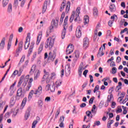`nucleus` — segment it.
<instances>
[{
  "mask_svg": "<svg viewBox=\"0 0 128 128\" xmlns=\"http://www.w3.org/2000/svg\"><path fill=\"white\" fill-rule=\"evenodd\" d=\"M58 18H56V20H52L51 22V26L50 28L48 29L46 32V36L48 38V36H50V34L52 32V30H54V28H58Z\"/></svg>",
  "mask_w": 128,
  "mask_h": 128,
  "instance_id": "1",
  "label": "nucleus"
},
{
  "mask_svg": "<svg viewBox=\"0 0 128 128\" xmlns=\"http://www.w3.org/2000/svg\"><path fill=\"white\" fill-rule=\"evenodd\" d=\"M80 7H78L76 9V13L74 11L72 12V14L70 18V22H72V20H74V18H76L74 19V22H76V20H78V18H80Z\"/></svg>",
  "mask_w": 128,
  "mask_h": 128,
  "instance_id": "2",
  "label": "nucleus"
},
{
  "mask_svg": "<svg viewBox=\"0 0 128 128\" xmlns=\"http://www.w3.org/2000/svg\"><path fill=\"white\" fill-rule=\"evenodd\" d=\"M54 38H48L45 43V48H49V50H52V48L54 46Z\"/></svg>",
  "mask_w": 128,
  "mask_h": 128,
  "instance_id": "3",
  "label": "nucleus"
},
{
  "mask_svg": "<svg viewBox=\"0 0 128 128\" xmlns=\"http://www.w3.org/2000/svg\"><path fill=\"white\" fill-rule=\"evenodd\" d=\"M68 16H66L64 20V24H63L64 29L62 32V38L64 40L66 36V28H68Z\"/></svg>",
  "mask_w": 128,
  "mask_h": 128,
  "instance_id": "4",
  "label": "nucleus"
},
{
  "mask_svg": "<svg viewBox=\"0 0 128 128\" xmlns=\"http://www.w3.org/2000/svg\"><path fill=\"white\" fill-rule=\"evenodd\" d=\"M24 94H26V91L24 90H22V88L21 87L19 88L17 90L16 98H22L24 96Z\"/></svg>",
  "mask_w": 128,
  "mask_h": 128,
  "instance_id": "5",
  "label": "nucleus"
},
{
  "mask_svg": "<svg viewBox=\"0 0 128 128\" xmlns=\"http://www.w3.org/2000/svg\"><path fill=\"white\" fill-rule=\"evenodd\" d=\"M46 90H50L51 92H54V90H56V86L54 85V83L53 82V84L50 87V84H48L46 86Z\"/></svg>",
  "mask_w": 128,
  "mask_h": 128,
  "instance_id": "6",
  "label": "nucleus"
},
{
  "mask_svg": "<svg viewBox=\"0 0 128 128\" xmlns=\"http://www.w3.org/2000/svg\"><path fill=\"white\" fill-rule=\"evenodd\" d=\"M42 88L41 86H39L38 88V90H36L34 92V94L37 96H40V94H42Z\"/></svg>",
  "mask_w": 128,
  "mask_h": 128,
  "instance_id": "7",
  "label": "nucleus"
},
{
  "mask_svg": "<svg viewBox=\"0 0 128 128\" xmlns=\"http://www.w3.org/2000/svg\"><path fill=\"white\" fill-rule=\"evenodd\" d=\"M56 54L50 52L48 54V60L54 62V58H56Z\"/></svg>",
  "mask_w": 128,
  "mask_h": 128,
  "instance_id": "8",
  "label": "nucleus"
},
{
  "mask_svg": "<svg viewBox=\"0 0 128 128\" xmlns=\"http://www.w3.org/2000/svg\"><path fill=\"white\" fill-rule=\"evenodd\" d=\"M64 116H60V118L58 120V122L60 123L59 125V126H60V128H64Z\"/></svg>",
  "mask_w": 128,
  "mask_h": 128,
  "instance_id": "9",
  "label": "nucleus"
},
{
  "mask_svg": "<svg viewBox=\"0 0 128 128\" xmlns=\"http://www.w3.org/2000/svg\"><path fill=\"white\" fill-rule=\"evenodd\" d=\"M83 47L84 48H88V38H84L83 40Z\"/></svg>",
  "mask_w": 128,
  "mask_h": 128,
  "instance_id": "10",
  "label": "nucleus"
},
{
  "mask_svg": "<svg viewBox=\"0 0 128 128\" xmlns=\"http://www.w3.org/2000/svg\"><path fill=\"white\" fill-rule=\"evenodd\" d=\"M76 38H80L82 36V28H76Z\"/></svg>",
  "mask_w": 128,
  "mask_h": 128,
  "instance_id": "11",
  "label": "nucleus"
},
{
  "mask_svg": "<svg viewBox=\"0 0 128 128\" xmlns=\"http://www.w3.org/2000/svg\"><path fill=\"white\" fill-rule=\"evenodd\" d=\"M103 50H104V48H103L102 46L100 48L97 54V58H100V56H104V52H102Z\"/></svg>",
  "mask_w": 128,
  "mask_h": 128,
  "instance_id": "12",
  "label": "nucleus"
},
{
  "mask_svg": "<svg viewBox=\"0 0 128 128\" xmlns=\"http://www.w3.org/2000/svg\"><path fill=\"white\" fill-rule=\"evenodd\" d=\"M46 8H48V0H46L44 2L42 8V14H44V12H46Z\"/></svg>",
  "mask_w": 128,
  "mask_h": 128,
  "instance_id": "13",
  "label": "nucleus"
},
{
  "mask_svg": "<svg viewBox=\"0 0 128 128\" xmlns=\"http://www.w3.org/2000/svg\"><path fill=\"white\" fill-rule=\"evenodd\" d=\"M42 32H40L38 34V35L37 37V40L36 42V44L38 45V44L40 42V40H42Z\"/></svg>",
  "mask_w": 128,
  "mask_h": 128,
  "instance_id": "14",
  "label": "nucleus"
},
{
  "mask_svg": "<svg viewBox=\"0 0 128 128\" xmlns=\"http://www.w3.org/2000/svg\"><path fill=\"white\" fill-rule=\"evenodd\" d=\"M4 42H6L5 37L2 38V39L1 40V42L0 43V50H4V44H5Z\"/></svg>",
  "mask_w": 128,
  "mask_h": 128,
  "instance_id": "15",
  "label": "nucleus"
},
{
  "mask_svg": "<svg viewBox=\"0 0 128 128\" xmlns=\"http://www.w3.org/2000/svg\"><path fill=\"white\" fill-rule=\"evenodd\" d=\"M22 44H24V42H22V41L20 42L19 43L18 48L16 50L17 52L20 53L22 52Z\"/></svg>",
  "mask_w": 128,
  "mask_h": 128,
  "instance_id": "16",
  "label": "nucleus"
},
{
  "mask_svg": "<svg viewBox=\"0 0 128 128\" xmlns=\"http://www.w3.org/2000/svg\"><path fill=\"white\" fill-rule=\"evenodd\" d=\"M110 10L112 12H114L116 10V5L114 4H112L109 6Z\"/></svg>",
  "mask_w": 128,
  "mask_h": 128,
  "instance_id": "17",
  "label": "nucleus"
},
{
  "mask_svg": "<svg viewBox=\"0 0 128 128\" xmlns=\"http://www.w3.org/2000/svg\"><path fill=\"white\" fill-rule=\"evenodd\" d=\"M40 70H36L34 72V80H38V78L40 77Z\"/></svg>",
  "mask_w": 128,
  "mask_h": 128,
  "instance_id": "18",
  "label": "nucleus"
},
{
  "mask_svg": "<svg viewBox=\"0 0 128 128\" xmlns=\"http://www.w3.org/2000/svg\"><path fill=\"white\" fill-rule=\"evenodd\" d=\"M112 98H114L112 94H110V96H108L107 102L105 104L106 106H108V102H110V100H112Z\"/></svg>",
  "mask_w": 128,
  "mask_h": 128,
  "instance_id": "19",
  "label": "nucleus"
},
{
  "mask_svg": "<svg viewBox=\"0 0 128 128\" xmlns=\"http://www.w3.org/2000/svg\"><path fill=\"white\" fill-rule=\"evenodd\" d=\"M44 42H42L39 46V48L38 49V54H40L42 52V50L44 48Z\"/></svg>",
  "mask_w": 128,
  "mask_h": 128,
  "instance_id": "20",
  "label": "nucleus"
},
{
  "mask_svg": "<svg viewBox=\"0 0 128 128\" xmlns=\"http://www.w3.org/2000/svg\"><path fill=\"white\" fill-rule=\"evenodd\" d=\"M84 70V67H82V65H80L78 69V73L80 76H82V71Z\"/></svg>",
  "mask_w": 128,
  "mask_h": 128,
  "instance_id": "21",
  "label": "nucleus"
},
{
  "mask_svg": "<svg viewBox=\"0 0 128 128\" xmlns=\"http://www.w3.org/2000/svg\"><path fill=\"white\" fill-rule=\"evenodd\" d=\"M7 12L8 14H10L12 12V5L11 4V3H10L8 4Z\"/></svg>",
  "mask_w": 128,
  "mask_h": 128,
  "instance_id": "22",
  "label": "nucleus"
},
{
  "mask_svg": "<svg viewBox=\"0 0 128 128\" xmlns=\"http://www.w3.org/2000/svg\"><path fill=\"white\" fill-rule=\"evenodd\" d=\"M10 2V0H2V8H6L8 4V2Z\"/></svg>",
  "mask_w": 128,
  "mask_h": 128,
  "instance_id": "23",
  "label": "nucleus"
},
{
  "mask_svg": "<svg viewBox=\"0 0 128 128\" xmlns=\"http://www.w3.org/2000/svg\"><path fill=\"white\" fill-rule=\"evenodd\" d=\"M36 68V64L32 65L30 72V74H32L34 72Z\"/></svg>",
  "mask_w": 128,
  "mask_h": 128,
  "instance_id": "24",
  "label": "nucleus"
},
{
  "mask_svg": "<svg viewBox=\"0 0 128 128\" xmlns=\"http://www.w3.org/2000/svg\"><path fill=\"white\" fill-rule=\"evenodd\" d=\"M70 8V1H68L67 2L66 8V12H67V13L68 12Z\"/></svg>",
  "mask_w": 128,
  "mask_h": 128,
  "instance_id": "25",
  "label": "nucleus"
},
{
  "mask_svg": "<svg viewBox=\"0 0 128 128\" xmlns=\"http://www.w3.org/2000/svg\"><path fill=\"white\" fill-rule=\"evenodd\" d=\"M98 8H96V7H94L93 9V15L94 16H98Z\"/></svg>",
  "mask_w": 128,
  "mask_h": 128,
  "instance_id": "26",
  "label": "nucleus"
},
{
  "mask_svg": "<svg viewBox=\"0 0 128 128\" xmlns=\"http://www.w3.org/2000/svg\"><path fill=\"white\" fill-rule=\"evenodd\" d=\"M88 22H90V18L88 16H84V24H88Z\"/></svg>",
  "mask_w": 128,
  "mask_h": 128,
  "instance_id": "27",
  "label": "nucleus"
},
{
  "mask_svg": "<svg viewBox=\"0 0 128 128\" xmlns=\"http://www.w3.org/2000/svg\"><path fill=\"white\" fill-rule=\"evenodd\" d=\"M34 90H32L29 93V94L28 96V100H32V94H34Z\"/></svg>",
  "mask_w": 128,
  "mask_h": 128,
  "instance_id": "28",
  "label": "nucleus"
},
{
  "mask_svg": "<svg viewBox=\"0 0 128 128\" xmlns=\"http://www.w3.org/2000/svg\"><path fill=\"white\" fill-rule=\"evenodd\" d=\"M16 104V101L14 100V98L12 97L10 100V106H14Z\"/></svg>",
  "mask_w": 128,
  "mask_h": 128,
  "instance_id": "29",
  "label": "nucleus"
},
{
  "mask_svg": "<svg viewBox=\"0 0 128 128\" xmlns=\"http://www.w3.org/2000/svg\"><path fill=\"white\" fill-rule=\"evenodd\" d=\"M62 82L60 80H58L56 82V88H58V86H62Z\"/></svg>",
  "mask_w": 128,
  "mask_h": 128,
  "instance_id": "30",
  "label": "nucleus"
},
{
  "mask_svg": "<svg viewBox=\"0 0 128 128\" xmlns=\"http://www.w3.org/2000/svg\"><path fill=\"white\" fill-rule=\"evenodd\" d=\"M24 78V76H21V77L20 78V80L19 81V82L18 83V88L20 86V85L22 84V80Z\"/></svg>",
  "mask_w": 128,
  "mask_h": 128,
  "instance_id": "31",
  "label": "nucleus"
},
{
  "mask_svg": "<svg viewBox=\"0 0 128 128\" xmlns=\"http://www.w3.org/2000/svg\"><path fill=\"white\" fill-rule=\"evenodd\" d=\"M28 38H26L25 44H24V50H28V46H30V43H28L27 44L26 47V44H28Z\"/></svg>",
  "mask_w": 128,
  "mask_h": 128,
  "instance_id": "32",
  "label": "nucleus"
},
{
  "mask_svg": "<svg viewBox=\"0 0 128 128\" xmlns=\"http://www.w3.org/2000/svg\"><path fill=\"white\" fill-rule=\"evenodd\" d=\"M50 76V72H46V74H44L42 82H44V80H46V78H48V76Z\"/></svg>",
  "mask_w": 128,
  "mask_h": 128,
  "instance_id": "33",
  "label": "nucleus"
},
{
  "mask_svg": "<svg viewBox=\"0 0 128 128\" xmlns=\"http://www.w3.org/2000/svg\"><path fill=\"white\" fill-rule=\"evenodd\" d=\"M65 72L66 74H68V76H70V66H68V68L65 70Z\"/></svg>",
  "mask_w": 128,
  "mask_h": 128,
  "instance_id": "34",
  "label": "nucleus"
},
{
  "mask_svg": "<svg viewBox=\"0 0 128 128\" xmlns=\"http://www.w3.org/2000/svg\"><path fill=\"white\" fill-rule=\"evenodd\" d=\"M29 117H30V110H28L26 112L24 116L26 120H28V118Z\"/></svg>",
  "mask_w": 128,
  "mask_h": 128,
  "instance_id": "35",
  "label": "nucleus"
},
{
  "mask_svg": "<svg viewBox=\"0 0 128 128\" xmlns=\"http://www.w3.org/2000/svg\"><path fill=\"white\" fill-rule=\"evenodd\" d=\"M24 66H23L20 67V68H19V73H18V76H20V75L22 74V72H24Z\"/></svg>",
  "mask_w": 128,
  "mask_h": 128,
  "instance_id": "36",
  "label": "nucleus"
},
{
  "mask_svg": "<svg viewBox=\"0 0 128 128\" xmlns=\"http://www.w3.org/2000/svg\"><path fill=\"white\" fill-rule=\"evenodd\" d=\"M18 73H19L18 70H15L12 75V78H14V76H16V74H18Z\"/></svg>",
  "mask_w": 128,
  "mask_h": 128,
  "instance_id": "37",
  "label": "nucleus"
},
{
  "mask_svg": "<svg viewBox=\"0 0 128 128\" xmlns=\"http://www.w3.org/2000/svg\"><path fill=\"white\" fill-rule=\"evenodd\" d=\"M60 108H58L55 114V118H58V114H60Z\"/></svg>",
  "mask_w": 128,
  "mask_h": 128,
  "instance_id": "38",
  "label": "nucleus"
},
{
  "mask_svg": "<svg viewBox=\"0 0 128 128\" xmlns=\"http://www.w3.org/2000/svg\"><path fill=\"white\" fill-rule=\"evenodd\" d=\"M25 58H26V56H22V57L18 64V66H20V64H22V62H24V60Z\"/></svg>",
  "mask_w": 128,
  "mask_h": 128,
  "instance_id": "39",
  "label": "nucleus"
},
{
  "mask_svg": "<svg viewBox=\"0 0 128 128\" xmlns=\"http://www.w3.org/2000/svg\"><path fill=\"white\" fill-rule=\"evenodd\" d=\"M26 98H24L22 101V103L21 104V106H26Z\"/></svg>",
  "mask_w": 128,
  "mask_h": 128,
  "instance_id": "40",
  "label": "nucleus"
},
{
  "mask_svg": "<svg viewBox=\"0 0 128 128\" xmlns=\"http://www.w3.org/2000/svg\"><path fill=\"white\" fill-rule=\"evenodd\" d=\"M86 114H87L88 116L90 118H92V112L90 111H87L86 112Z\"/></svg>",
  "mask_w": 128,
  "mask_h": 128,
  "instance_id": "41",
  "label": "nucleus"
},
{
  "mask_svg": "<svg viewBox=\"0 0 128 128\" xmlns=\"http://www.w3.org/2000/svg\"><path fill=\"white\" fill-rule=\"evenodd\" d=\"M70 46V45H68L67 47V50H66V52L67 54H70L72 52V50L70 51V50L68 49Z\"/></svg>",
  "mask_w": 128,
  "mask_h": 128,
  "instance_id": "42",
  "label": "nucleus"
},
{
  "mask_svg": "<svg viewBox=\"0 0 128 128\" xmlns=\"http://www.w3.org/2000/svg\"><path fill=\"white\" fill-rule=\"evenodd\" d=\"M74 54L76 58H78L80 57V52L78 50H76Z\"/></svg>",
  "mask_w": 128,
  "mask_h": 128,
  "instance_id": "43",
  "label": "nucleus"
},
{
  "mask_svg": "<svg viewBox=\"0 0 128 128\" xmlns=\"http://www.w3.org/2000/svg\"><path fill=\"white\" fill-rule=\"evenodd\" d=\"M36 124H38V121H34L32 124V128H36Z\"/></svg>",
  "mask_w": 128,
  "mask_h": 128,
  "instance_id": "44",
  "label": "nucleus"
},
{
  "mask_svg": "<svg viewBox=\"0 0 128 128\" xmlns=\"http://www.w3.org/2000/svg\"><path fill=\"white\" fill-rule=\"evenodd\" d=\"M94 96H92L89 100V104H92L94 103Z\"/></svg>",
  "mask_w": 128,
  "mask_h": 128,
  "instance_id": "45",
  "label": "nucleus"
},
{
  "mask_svg": "<svg viewBox=\"0 0 128 128\" xmlns=\"http://www.w3.org/2000/svg\"><path fill=\"white\" fill-rule=\"evenodd\" d=\"M12 38H14V34H11L10 36L8 42H12Z\"/></svg>",
  "mask_w": 128,
  "mask_h": 128,
  "instance_id": "46",
  "label": "nucleus"
},
{
  "mask_svg": "<svg viewBox=\"0 0 128 128\" xmlns=\"http://www.w3.org/2000/svg\"><path fill=\"white\" fill-rule=\"evenodd\" d=\"M121 96H122L119 97V98H121L120 100V102H122V98H124V96H126V94H124V92H122L121 94Z\"/></svg>",
  "mask_w": 128,
  "mask_h": 128,
  "instance_id": "47",
  "label": "nucleus"
},
{
  "mask_svg": "<svg viewBox=\"0 0 128 128\" xmlns=\"http://www.w3.org/2000/svg\"><path fill=\"white\" fill-rule=\"evenodd\" d=\"M29 76H26L24 78V82L25 84H26L28 82V78Z\"/></svg>",
  "mask_w": 128,
  "mask_h": 128,
  "instance_id": "48",
  "label": "nucleus"
},
{
  "mask_svg": "<svg viewBox=\"0 0 128 128\" xmlns=\"http://www.w3.org/2000/svg\"><path fill=\"white\" fill-rule=\"evenodd\" d=\"M18 0H15L14 1V8H16V6H18Z\"/></svg>",
  "mask_w": 128,
  "mask_h": 128,
  "instance_id": "49",
  "label": "nucleus"
},
{
  "mask_svg": "<svg viewBox=\"0 0 128 128\" xmlns=\"http://www.w3.org/2000/svg\"><path fill=\"white\" fill-rule=\"evenodd\" d=\"M116 67H113L112 68V74H116Z\"/></svg>",
  "mask_w": 128,
  "mask_h": 128,
  "instance_id": "50",
  "label": "nucleus"
},
{
  "mask_svg": "<svg viewBox=\"0 0 128 128\" xmlns=\"http://www.w3.org/2000/svg\"><path fill=\"white\" fill-rule=\"evenodd\" d=\"M112 24H114V20H110L108 22V25L109 26H112Z\"/></svg>",
  "mask_w": 128,
  "mask_h": 128,
  "instance_id": "51",
  "label": "nucleus"
},
{
  "mask_svg": "<svg viewBox=\"0 0 128 128\" xmlns=\"http://www.w3.org/2000/svg\"><path fill=\"white\" fill-rule=\"evenodd\" d=\"M64 8H66V4H61V6L60 8V12H62V10H64Z\"/></svg>",
  "mask_w": 128,
  "mask_h": 128,
  "instance_id": "52",
  "label": "nucleus"
},
{
  "mask_svg": "<svg viewBox=\"0 0 128 128\" xmlns=\"http://www.w3.org/2000/svg\"><path fill=\"white\" fill-rule=\"evenodd\" d=\"M38 104L39 106L42 108V104H43L42 101V100H39L38 101Z\"/></svg>",
  "mask_w": 128,
  "mask_h": 128,
  "instance_id": "53",
  "label": "nucleus"
},
{
  "mask_svg": "<svg viewBox=\"0 0 128 128\" xmlns=\"http://www.w3.org/2000/svg\"><path fill=\"white\" fill-rule=\"evenodd\" d=\"M26 0H22L21 2L20 6L21 8H24V4H26Z\"/></svg>",
  "mask_w": 128,
  "mask_h": 128,
  "instance_id": "54",
  "label": "nucleus"
},
{
  "mask_svg": "<svg viewBox=\"0 0 128 128\" xmlns=\"http://www.w3.org/2000/svg\"><path fill=\"white\" fill-rule=\"evenodd\" d=\"M54 78H56V73L54 72L52 74L50 80H54Z\"/></svg>",
  "mask_w": 128,
  "mask_h": 128,
  "instance_id": "55",
  "label": "nucleus"
},
{
  "mask_svg": "<svg viewBox=\"0 0 128 128\" xmlns=\"http://www.w3.org/2000/svg\"><path fill=\"white\" fill-rule=\"evenodd\" d=\"M118 18V16H116V14H114L112 16L110 17L111 20H113L114 22V19L116 18Z\"/></svg>",
  "mask_w": 128,
  "mask_h": 128,
  "instance_id": "56",
  "label": "nucleus"
},
{
  "mask_svg": "<svg viewBox=\"0 0 128 128\" xmlns=\"http://www.w3.org/2000/svg\"><path fill=\"white\" fill-rule=\"evenodd\" d=\"M116 103L114 102H112V108H116Z\"/></svg>",
  "mask_w": 128,
  "mask_h": 128,
  "instance_id": "57",
  "label": "nucleus"
},
{
  "mask_svg": "<svg viewBox=\"0 0 128 128\" xmlns=\"http://www.w3.org/2000/svg\"><path fill=\"white\" fill-rule=\"evenodd\" d=\"M88 70H86L84 72H83V74L85 78H86V74H88Z\"/></svg>",
  "mask_w": 128,
  "mask_h": 128,
  "instance_id": "58",
  "label": "nucleus"
},
{
  "mask_svg": "<svg viewBox=\"0 0 128 128\" xmlns=\"http://www.w3.org/2000/svg\"><path fill=\"white\" fill-rule=\"evenodd\" d=\"M122 89V86H116V92H118L120 90Z\"/></svg>",
  "mask_w": 128,
  "mask_h": 128,
  "instance_id": "59",
  "label": "nucleus"
},
{
  "mask_svg": "<svg viewBox=\"0 0 128 128\" xmlns=\"http://www.w3.org/2000/svg\"><path fill=\"white\" fill-rule=\"evenodd\" d=\"M3 118H4V114H0V124H1L2 122Z\"/></svg>",
  "mask_w": 128,
  "mask_h": 128,
  "instance_id": "60",
  "label": "nucleus"
},
{
  "mask_svg": "<svg viewBox=\"0 0 128 128\" xmlns=\"http://www.w3.org/2000/svg\"><path fill=\"white\" fill-rule=\"evenodd\" d=\"M89 78H90V82L92 83L94 82V77L92 75H89Z\"/></svg>",
  "mask_w": 128,
  "mask_h": 128,
  "instance_id": "61",
  "label": "nucleus"
},
{
  "mask_svg": "<svg viewBox=\"0 0 128 128\" xmlns=\"http://www.w3.org/2000/svg\"><path fill=\"white\" fill-rule=\"evenodd\" d=\"M28 64V60H27L25 62L23 66L26 68V66Z\"/></svg>",
  "mask_w": 128,
  "mask_h": 128,
  "instance_id": "62",
  "label": "nucleus"
},
{
  "mask_svg": "<svg viewBox=\"0 0 128 128\" xmlns=\"http://www.w3.org/2000/svg\"><path fill=\"white\" fill-rule=\"evenodd\" d=\"M94 124H95V126H100V121H96L94 123Z\"/></svg>",
  "mask_w": 128,
  "mask_h": 128,
  "instance_id": "63",
  "label": "nucleus"
},
{
  "mask_svg": "<svg viewBox=\"0 0 128 128\" xmlns=\"http://www.w3.org/2000/svg\"><path fill=\"white\" fill-rule=\"evenodd\" d=\"M120 60H122V58L120 56L117 57L116 62L118 63L120 62Z\"/></svg>",
  "mask_w": 128,
  "mask_h": 128,
  "instance_id": "64",
  "label": "nucleus"
}]
</instances>
